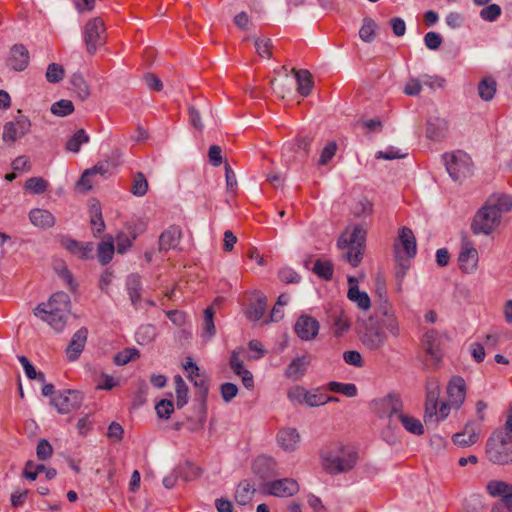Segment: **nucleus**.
Instances as JSON below:
<instances>
[{"instance_id": "nucleus-15", "label": "nucleus", "mask_w": 512, "mask_h": 512, "mask_svg": "<svg viewBox=\"0 0 512 512\" xmlns=\"http://www.w3.org/2000/svg\"><path fill=\"white\" fill-rule=\"evenodd\" d=\"M82 395L78 391L67 390L59 393L52 399V404L58 410L59 413H70L81 407Z\"/></svg>"}, {"instance_id": "nucleus-64", "label": "nucleus", "mask_w": 512, "mask_h": 512, "mask_svg": "<svg viewBox=\"0 0 512 512\" xmlns=\"http://www.w3.org/2000/svg\"><path fill=\"white\" fill-rule=\"evenodd\" d=\"M115 251V245L112 237H107L98 245V256H111Z\"/></svg>"}, {"instance_id": "nucleus-45", "label": "nucleus", "mask_w": 512, "mask_h": 512, "mask_svg": "<svg viewBox=\"0 0 512 512\" xmlns=\"http://www.w3.org/2000/svg\"><path fill=\"white\" fill-rule=\"evenodd\" d=\"M176 404L178 408L183 407L188 400V387L181 376H175Z\"/></svg>"}, {"instance_id": "nucleus-41", "label": "nucleus", "mask_w": 512, "mask_h": 512, "mask_svg": "<svg viewBox=\"0 0 512 512\" xmlns=\"http://www.w3.org/2000/svg\"><path fill=\"white\" fill-rule=\"evenodd\" d=\"M271 86L275 94L284 98L287 93H290L293 87V79L286 73L282 79H274L271 81Z\"/></svg>"}, {"instance_id": "nucleus-32", "label": "nucleus", "mask_w": 512, "mask_h": 512, "mask_svg": "<svg viewBox=\"0 0 512 512\" xmlns=\"http://www.w3.org/2000/svg\"><path fill=\"white\" fill-rule=\"evenodd\" d=\"M295 80L298 86V92L304 97L308 96L313 87L311 73L308 70L295 71Z\"/></svg>"}, {"instance_id": "nucleus-8", "label": "nucleus", "mask_w": 512, "mask_h": 512, "mask_svg": "<svg viewBox=\"0 0 512 512\" xmlns=\"http://www.w3.org/2000/svg\"><path fill=\"white\" fill-rule=\"evenodd\" d=\"M367 231L361 226L346 229L338 239L337 245L347 249L345 256H361L364 253Z\"/></svg>"}, {"instance_id": "nucleus-50", "label": "nucleus", "mask_w": 512, "mask_h": 512, "mask_svg": "<svg viewBox=\"0 0 512 512\" xmlns=\"http://www.w3.org/2000/svg\"><path fill=\"white\" fill-rule=\"evenodd\" d=\"M156 414L161 419H169L174 412V403L168 399H162L155 405Z\"/></svg>"}, {"instance_id": "nucleus-53", "label": "nucleus", "mask_w": 512, "mask_h": 512, "mask_svg": "<svg viewBox=\"0 0 512 512\" xmlns=\"http://www.w3.org/2000/svg\"><path fill=\"white\" fill-rule=\"evenodd\" d=\"M501 15V8L497 4H490L480 11V17L489 22L495 21Z\"/></svg>"}, {"instance_id": "nucleus-29", "label": "nucleus", "mask_w": 512, "mask_h": 512, "mask_svg": "<svg viewBox=\"0 0 512 512\" xmlns=\"http://www.w3.org/2000/svg\"><path fill=\"white\" fill-rule=\"evenodd\" d=\"M399 240L407 256L416 254V238L411 229L403 227L399 232Z\"/></svg>"}, {"instance_id": "nucleus-60", "label": "nucleus", "mask_w": 512, "mask_h": 512, "mask_svg": "<svg viewBox=\"0 0 512 512\" xmlns=\"http://www.w3.org/2000/svg\"><path fill=\"white\" fill-rule=\"evenodd\" d=\"M225 178L227 192L231 195H234L237 189V179L229 164L225 165Z\"/></svg>"}, {"instance_id": "nucleus-17", "label": "nucleus", "mask_w": 512, "mask_h": 512, "mask_svg": "<svg viewBox=\"0 0 512 512\" xmlns=\"http://www.w3.org/2000/svg\"><path fill=\"white\" fill-rule=\"evenodd\" d=\"M182 238V230L177 225H171L159 236V252H180L179 245Z\"/></svg>"}, {"instance_id": "nucleus-25", "label": "nucleus", "mask_w": 512, "mask_h": 512, "mask_svg": "<svg viewBox=\"0 0 512 512\" xmlns=\"http://www.w3.org/2000/svg\"><path fill=\"white\" fill-rule=\"evenodd\" d=\"M385 332L386 331L381 329L378 325L370 328L362 336V342L370 349H377L386 341Z\"/></svg>"}, {"instance_id": "nucleus-48", "label": "nucleus", "mask_w": 512, "mask_h": 512, "mask_svg": "<svg viewBox=\"0 0 512 512\" xmlns=\"http://www.w3.org/2000/svg\"><path fill=\"white\" fill-rule=\"evenodd\" d=\"M400 421L409 432L416 435H421L424 433V428L420 420L412 416L400 415Z\"/></svg>"}, {"instance_id": "nucleus-36", "label": "nucleus", "mask_w": 512, "mask_h": 512, "mask_svg": "<svg viewBox=\"0 0 512 512\" xmlns=\"http://www.w3.org/2000/svg\"><path fill=\"white\" fill-rule=\"evenodd\" d=\"M347 297L357 303L358 307L367 311L371 307V301L367 293L361 292L357 285L351 286L348 290Z\"/></svg>"}, {"instance_id": "nucleus-42", "label": "nucleus", "mask_w": 512, "mask_h": 512, "mask_svg": "<svg viewBox=\"0 0 512 512\" xmlns=\"http://www.w3.org/2000/svg\"><path fill=\"white\" fill-rule=\"evenodd\" d=\"M496 93V81L486 77L478 85V94L484 101H490Z\"/></svg>"}, {"instance_id": "nucleus-10", "label": "nucleus", "mask_w": 512, "mask_h": 512, "mask_svg": "<svg viewBox=\"0 0 512 512\" xmlns=\"http://www.w3.org/2000/svg\"><path fill=\"white\" fill-rule=\"evenodd\" d=\"M467 386L465 380L460 376L452 377L446 386L445 401L452 410H458L466 400Z\"/></svg>"}, {"instance_id": "nucleus-43", "label": "nucleus", "mask_w": 512, "mask_h": 512, "mask_svg": "<svg viewBox=\"0 0 512 512\" xmlns=\"http://www.w3.org/2000/svg\"><path fill=\"white\" fill-rule=\"evenodd\" d=\"M138 358H140V352L138 349L124 348L114 356L113 361L117 366H124L130 361L137 360Z\"/></svg>"}, {"instance_id": "nucleus-49", "label": "nucleus", "mask_w": 512, "mask_h": 512, "mask_svg": "<svg viewBox=\"0 0 512 512\" xmlns=\"http://www.w3.org/2000/svg\"><path fill=\"white\" fill-rule=\"evenodd\" d=\"M47 187L48 182L41 177H31L25 182V188L33 194H42Z\"/></svg>"}, {"instance_id": "nucleus-23", "label": "nucleus", "mask_w": 512, "mask_h": 512, "mask_svg": "<svg viewBox=\"0 0 512 512\" xmlns=\"http://www.w3.org/2000/svg\"><path fill=\"white\" fill-rule=\"evenodd\" d=\"M88 330L85 327L80 328L72 337L67 349L66 355L69 360H76L82 353L87 341Z\"/></svg>"}, {"instance_id": "nucleus-28", "label": "nucleus", "mask_w": 512, "mask_h": 512, "mask_svg": "<svg viewBox=\"0 0 512 512\" xmlns=\"http://www.w3.org/2000/svg\"><path fill=\"white\" fill-rule=\"evenodd\" d=\"M311 269L314 274L325 281L331 280L334 274V266L326 258H317Z\"/></svg>"}, {"instance_id": "nucleus-13", "label": "nucleus", "mask_w": 512, "mask_h": 512, "mask_svg": "<svg viewBox=\"0 0 512 512\" xmlns=\"http://www.w3.org/2000/svg\"><path fill=\"white\" fill-rule=\"evenodd\" d=\"M31 122L25 116H19L13 121L5 123L3 127V141L14 143L30 132Z\"/></svg>"}, {"instance_id": "nucleus-27", "label": "nucleus", "mask_w": 512, "mask_h": 512, "mask_svg": "<svg viewBox=\"0 0 512 512\" xmlns=\"http://www.w3.org/2000/svg\"><path fill=\"white\" fill-rule=\"evenodd\" d=\"M448 129L447 121L443 118H434L428 122L427 136L432 140H441Z\"/></svg>"}, {"instance_id": "nucleus-63", "label": "nucleus", "mask_w": 512, "mask_h": 512, "mask_svg": "<svg viewBox=\"0 0 512 512\" xmlns=\"http://www.w3.org/2000/svg\"><path fill=\"white\" fill-rule=\"evenodd\" d=\"M220 391H221L222 398L226 402H229L237 395L238 387L233 383L226 382L221 385Z\"/></svg>"}, {"instance_id": "nucleus-3", "label": "nucleus", "mask_w": 512, "mask_h": 512, "mask_svg": "<svg viewBox=\"0 0 512 512\" xmlns=\"http://www.w3.org/2000/svg\"><path fill=\"white\" fill-rule=\"evenodd\" d=\"M69 307V296L63 292H57L50 297L47 303L39 304L34 309V314L55 330L61 331L65 326V315Z\"/></svg>"}, {"instance_id": "nucleus-30", "label": "nucleus", "mask_w": 512, "mask_h": 512, "mask_svg": "<svg viewBox=\"0 0 512 512\" xmlns=\"http://www.w3.org/2000/svg\"><path fill=\"white\" fill-rule=\"evenodd\" d=\"M277 440L284 450H294L299 442V434L295 429H283L278 433Z\"/></svg>"}, {"instance_id": "nucleus-18", "label": "nucleus", "mask_w": 512, "mask_h": 512, "mask_svg": "<svg viewBox=\"0 0 512 512\" xmlns=\"http://www.w3.org/2000/svg\"><path fill=\"white\" fill-rule=\"evenodd\" d=\"M379 312L380 315L377 320V325L390 335L397 337L400 334V325L393 306L390 303L385 302L380 306Z\"/></svg>"}, {"instance_id": "nucleus-20", "label": "nucleus", "mask_w": 512, "mask_h": 512, "mask_svg": "<svg viewBox=\"0 0 512 512\" xmlns=\"http://www.w3.org/2000/svg\"><path fill=\"white\" fill-rule=\"evenodd\" d=\"M480 433V425L468 421L461 432L455 433L452 436V442L462 448L470 447L478 442Z\"/></svg>"}, {"instance_id": "nucleus-21", "label": "nucleus", "mask_w": 512, "mask_h": 512, "mask_svg": "<svg viewBox=\"0 0 512 512\" xmlns=\"http://www.w3.org/2000/svg\"><path fill=\"white\" fill-rule=\"evenodd\" d=\"M297 336L305 341L314 339L319 331L318 321L308 315H301L294 326Z\"/></svg>"}, {"instance_id": "nucleus-11", "label": "nucleus", "mask_w": 512, "mask_h": 512, "mask_svg": "<svg viewBox=\"0 0 512 512\" xmlns=\"http://www.w3.org/2000/svg\"><path fill=\"white\" fill-rule=\"evenodd\" d=\"M104 23L100 18L89 20L84 27V41L89 54H94L103 44Z\"/></svg>"}, {"instance_id": "nucleus-52", "label": "nucleus", "mask_w": 512, "mask_h": 512, "mask_svg": "<svg viewBox=\"0 0 512 512\" xmlns=\"http://www.w3.org/2000/svg\"><path fill=\"white\" fill-rule=\"evenodd\" d=\"M337 151V144L335 141H330L322 149L318 163L319 165H327L335 156Z\"/></svg>"}, {"instance_id": "nucleus-37", "label": "nucleus", "mask_w": 512, "mask_h": 512, "mask_svg": "<svg viewBox=\"0 0 512 512\" xmlns=\"http://www.w3.org/2000/svg\"><path fill=\"white\" fill-rule=\"evenodd\" d=\"M90 140L88 134L83 129L77 130L66 142V149L73 153L80 151L81 145Z\"/></svg>"}, {"instance_id": "nucleus-7", "label": "nucleus", "mask_w": 512, "mask_h": 512, "mask_svg": "<svg viewBox=\"0 0 512 512\" xmlns=\"http://www.w3.org/2000/svg\"><path fill=\"white\" fill-rule=\"evenodd\" d=\"M486 450L490 460L496 464L512 462V441L503 432H496L489 438Z\"/></svg>"}, {"instance_id": "nucleus-62", "label": "nucleus", "mask_w": 512, "mask_h": 512, "mask_svg": "<svg viewBox=\"0 0 512 512\" xmlns=\"http://www.w3.org/2000/svg\"><path fill=\"white\" fill-rule=\"evenodd\" d=\"M255 48L258 55L262 58H270L271 40L270 39H257L255 41Z\"/></svg>"}, {"instance_id": "nucleus-58", "label": "nucleus", "mask_w": 512, "mask_h": 512, "mask_svg": "<svg viewBox=\"0 0 512 512\" xmlns=\"http://www.w3.org/2000/svg\"><path fill=\"white\" fill-rule=\"evenodd\" d=\"M71 82L79 96L82 98L89 96V88L81 75H73Z\"/></svg>"}, {"instance_id": "nucleus-31", "label": "nucleus", "mask_w": 512, "mask_h": 512, "mask_svg": "<svg viewBox=\"0 0 512 512\" xmlns=\"http://www.w3.org/2000/svg\"><path fill=\"white\" fill-rule=\"evenodd\" d=\"M331 321L334 333L337 336H341L344 332L348 331L351 325L350 318L343 310L332 313Z\"/></svg>"}, {"instance_id": "nucleus-61", "label": "nucleus", "mask_w": 512, "mask_h": 512, "mask_svg": "<svg viewBox=\"0 0 512 512\" xmlns=\"http://www.w3.org/2000/svg\"><path fill=\"white\" fill-rule=\"evenodd\" d=\"M343 359L347 364L355 367H362L364 365V361L361 354L355 350L344 352Z\"/></svg>"}, {"instance_id": "nucleus-4", "label": "nucleus", "mask_w": 512, "mask_h": 512, "mask_svg": "<svg viewBox=\"0 0 512 512\" xmlns=\"http://www.w3.org/2000/svg\"><path fill=\"white\" fill-rule=\"evenodd\" d=\"M442 335L435 329L427 330L418 344V358L423 368L436 371L443 360Z\"/></svg>"}, {"instance_id": "nucleus-59", "label": "nucleus", "mask_w": 512, "mask_h": 512, "mask_svg": "<svg viewBox=\"0 0 512 512\" xmlns=\"http://www.w3.org/2000/svg\"><path fill=\"white\" fill-rule=\"evenodd\" d=\"M407 153H402L399 149L395 147H388L383 151H379L376 154V158L385 159V160H394L404 158Z\"/></svg>"}, {"instance_id": "nucleus-34", "label": "nucleus", "mask_w": 512, "mask_h": 512, "mask_svg": "<svg viewBox=\"0 0 512 512\" xmlns=\"http://www.w3.org/2000/svg\"><path fill=\"white\" fill-rule=\"evenodd\" d=\"M256 490L247 482H241L235 492V500L240 505H246L251 502Z\"/></svg>"}, {"instance_id": "nucleus-38", "label": "nucleus", "mask_w": 512, "mask_h": 512, "mask_svg": "<svg viewBox=\"0 0 512 512\" xmlns=\"http://www.w3.org/2000/svg\"><path fill=\"white\" fill-rule=\"evenodd\" d=\"M377 29L378 25L373 19L368 17L364 18L359 30L360 39L364 42L371 43L376 36Z\"/></svg>"}, {"instance_id": "nucleus-19", "label": "nucleus", "mask_w": 512, "mask_h": 512, "mask_svg": "<svg viewBox=\"0 0 512 512\" xmlns=\"http://www.w3.org/2000/svg\"><path fill=\"white\" fill-rule=\"evenodd\" d=\"M267 310V298L261 292H252L247 297L245 315L251 321L260 320Z\"/></svg>"}, {"instance_id": "nucleus-5", "label": "nucleus", "mask_w": 512, "mask_h": 512, "mask_svg": "<svg viewBox=\"0 0 512 512\" xmlns=\"http://www.w3.org/2000/svg\"><path fill=\"white\" fill-rule=\"evenodd\" d=\"M451 410L445 400H440V387L438 385L427 389L423 415L425 423L441 422L450 415Z\"/></svg>"}, {"instance_id": "nucleus-24", "label": "nucleus", "mask_w": 512, "mask_h": 512, "mask_svg": "<svg viewBox=\"0 0 512 512\" xmlns=\"http://www.w3.org/2000/svg\"><path fill=\"white\" fill-rule=\"evenodd\" d=\"M29 219L34 226L43 229L50 228L55 224L54 215L50 211L40 208L32 209L29 213Z\"/></svg>"}, {"instance_id": "nucleus-55", "label": "nucleus", "mask_w": 512, "mask_h": 512, "mask_svg": "<svg viewBox=\"0 0 512 512\" xmlns=\"http://www.w3.org/2000/svg\"><path fill=\"white\" fill-rule=\"evenodd\" d=\"M36 454L39 460L45 461L53 455V447L46 439H41L38 442Z\"/></svg>"}, {"instance_id": "nucleus-51", "label": "nucleus", "mask_w": 512, "mask_h": 512, "mask_svg": "<svg viewBox=\"0 0 512 512\" xmlns=\"http://www.w3.org/2000/svg\"><path fill=\"white\" fill-rule=\"evenodd\" d=\"M64 77V69L57 63H52L48 66L46 71V79L50 83H58Z\"/></svg>"}, {"instance_id": "nucleus-1", "label": "nucleus", "mask_w": 512, "mask_h": 512, "mask_svg": "<svg viewBox=\"0 0 512 512\" xmlns=\"http://www.w3.org/2000/svg\"><path fill=\"white\" fill-rule=\"evenodd\" d=\"M320 457L323 469L334 475L351 471L358 462L359 453L354 445L336 441L327 445Z\"/></svg>"}, {"instance_id": "nucleus-14", "label": "nucleus", "mask_w": 512, "mask_h": 512, "mask_svg": "<svg viewBox=\"0 0 512 512\" xmlns=\"http://www.w3.org/2000/svg\"><path fill=\"white\" fill-rule=\"evenodd\" d=\"M289 397L292 400H296L300 403L304 402L309 406H319L323 405L329 401H336L337 398L328 396L324 393H321L317 390L315 391H306L302 387H294L289 391Z\"/></svg>"}, {"instance_id": "nucleus-44", "label": "nucleus", "mask_w": 512, "mask_h": 512, "mask_svg": "<svg viewBox=\"0 0 512 512\" xmlns=\"http://www.w3.org/2000/svg\"><path fill=\"white\" fill-rule=\"evenodd\" d=\"M327 389L334 393L342 394L346 397H354L357 394V388L351 383L329 382Z\"/></svg>"}, {"instance_id": "nucleus-57", "label": "nucleus", "mask_w": 512, "mask_h": 512, "mask_svg": "<svg viewBox=\"0 0 512 512\" xmlns=\"http://www.w3.org/2000/svg\"><path fill=\"white\" fill-rule=\"evenodd\" d=\"M91 225L94 231L100 233L104 230L105 224L102 219L101 209L98 205L92 207Z\"/></svg>"}, {"instance_id": "nucleus-54", "label": "nucleus", "mask_w": 512, "mask_h": 512, "mask_svg": "<svg viewBox=\"0 0 512 512\" xmlns=\"http://www.w3.org/2000/svg\"><path fill=\"white\" fill-rule=\"evenodd\" d=\"M424 44L429 50H437L441 46L442 36L434 31H430L424 35Z\"/></svg>"}, {"instance_id": "nucleus-33", "label": "nucleus", "mask_w": 512, "mask_h": 512, "mask_svg": "<svg viewBox=\"0 0 512 512\" xmlns=\"http://www.w3.org/2000/svg\"><path fill=\"white\" fill-rule=\"evenodd\" d=\"M137 234L134 232L131 226L126 228V231H121L116 238L117 252L124 254L129 247H131L133 241L136 239Z\"/></svg>"}, {"instance_id": "nucleus-9", "label": "nucleus", "mask_w": 512, "mask_h": 512, "mask_svg": "<svg viewBox=\"0 0 512 512\" xmlns=\"http://www.w3.org/2000/svg\"><path fill=\"white\" fill-rule=\"evenodd\" d=\"M486 491L491 497L499 498L491 512H512V484L503 480H491L486 485Z\"/></svg>"}, {"instance_id": "nucleus-39", "label": "nucleus", "mask_w": 512, "mask_h": 512, "mask_svg": "<svg viewBox=\"0 0 512 512\" xmlns=\"http://www.w3.org/2000/svg\"><path fill=\"white\" fill-rule=\"evenodd\" d=\"M183 368L187 372L188 378L194 382L196 386H205V379L201 376L199 367L193 362L191 357L186 358Z\"/></svg>"}, {"instance_id": "nucleus-2", "label": "nucleus", "mask_w": 512, "mask_h": 512, "mask_svg": "<svg viewBox=\"0 0 512 512\" xmlns=\"http://www.w3.org/2000/svg\"><path fill=\"white\" fill-rule=\"evenodd\" d=\"M512 209V197L508 195H494L475 215L472 228L476 234H490L500 224L503 213Z\"/></svg>"}, {"instance_id": "nucleus-40", "label": "nucleus", "mask_w": 512, "mask_h": 512, "mask_svg": "<svg viewBox=\"0 0 512 512\" xmlns=\"http://www.w3.org/2000/svg\"><path fill=\"white\" fill-rule=\"evenodd\" d=\"M177 473L183 480L192 481L200 477L202 469L191 462H185L177 468Z\"/></svg>"}, {"instance_id": "nucleus-47", "label": "nucleus", "mask_w": 512, "mask_h": 512, "mask_svg": "<svg viewBox=\"0 0 512 512\" xmlns=\"http://www.w3.org/2000/svg\"><path fill=\"white\" fill-rule=\"evenodd\" d=\"M74 111V105L72 101L62 99L51 106V112L59 117H65L67 115H70Z\"/></svg>"}, {"instance_id": "nucleus-46", "label": "nucleus", "mask_w": 512, "mask_h": 512, "mask_svg": "<svg viewBox=\"0 0 512 512\" xmlns=\"http://www.w3.org/2000/svg\"><path fill=\"white\" fill-rule=\"evenodd\" d=\"M148 191V181L143 173L138 172L134 175L131 193L135 196H144Z\"/></svg>"}, {"instance_id": "nucleus-16", "label": "nucleus", "mask_w": 512, "mask_h": 512, "mask_svg": "<svg viewBox=\"0 0 512 512\" xmlns=\"http://www.w3.org/2000/svg\"><path fill=\"white\" fill-rule=\"evenodd\" d=\"M299 490L298 483L291 478H284L266 483L263 486L265 494L276 497H291Z\"/></svg>"}, {"instance_id": "nucleus-22", "label": "nucleus", "mask_w": 512, "mask_h": 512, "mask_svg": "<svg viewBox=\"0 0 512 512\" xmlns=\"http://www.w3.org/2000/svg\"><path fill=\"white\" fill-rule=\"evenodd\" d=\"M29 63V52L22 44H15L7 60V65L15 71H23Z\"/></svg>"}, {"instance_id": "nucleus-56", "label": "nucleus", "mask_w": 512, "mask_h": 512, "mask_svg": "<svg viewBox=\"0 0 512 512\" xmlns=\"http://www.w3.org/2000/svg\"><path fill=\"white\" fill-rule=\"evenodd\" d=\"M248 349L251 352V355L247 357L248 360H258L262 358L266 353L262 342L256 339L251 340L248 343Z\"/></svg>"}, {"instance_id": "nucleus-35", "label": "nucleus", "mask_w": 512, "mask_h": 512, "mask_svg": "<svg viewBox=\"0 0 512 512\" xmlns=\"http://www.w3.org/2000/svg\"><path fill=\"white\" fill-rule=\"evenodd\" d=\"M309 360L306 356L297 357L289 364L286 375L289 378L298 379L304 375Z\"/></svg>"}, {"instance_id": "nucleus-6", "label": "nucleus", "mask_w": 512, "mask_h": 512, "mask_svg": "<svg viewBox=\"0 0 512 512\" xmlns=\"http://www.w3.org/2000/svg\"><path fill=\"white\" fill-rule=\"evenodd\" d=\"M444 164L450 177L455 181L467 178L472 172L470 156L461 150L443 155Z\"/></svg>"}, {"instance_id": "nucleus-26", "label": "nucleus", "mask_w": 512, "mask_h": 512, "mask_svg": "<svg viewBox=\"0 0 512 512\" xmlns=\"http://www.w3.org/2000/svg\"><path fill=\"white\" fill-rule=\"evenodd\" d=\"M95 390L111 391L120 385V380L117 377L109 375L105 372H95L93 376Z\"/></svg>"}, {"instance_id": "nucleus-12", "label": "nucleus", "mask_w": 512, "mask_h": 512, "mask_svg": "<svg viewBox=\"0 0 512 512\" xmlns=\"http://www.w3.org/2000/svg\"><path fill=\"white\" fill-rule=\"evenodd\" d=\"M244 348L233 350L229 359V366L233 373L241 378L245 388L254 389V377L244 366Z\"/></svg>"}]
</instances>
